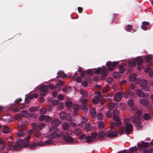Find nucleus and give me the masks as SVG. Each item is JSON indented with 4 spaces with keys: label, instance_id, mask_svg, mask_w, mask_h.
<instances>
[{
    "label": "nucleus",
    "instance_id": "obj_1",
    "mask_svg": "<svg viewBox=\"0 0 153 153\" xmlns=\"http://www.w3.org/2000/svg\"><path fill=\"white\" fill-rule=\"evenodd\" d=\"M60 122L59 120L55 118L53 119L51 122V126L49 128V132L51 133V135L53 138L59 137L57 133L59 131L57 127L60 124Z\"/></svg>",
    "mask_w": 153,
    "mask_h": 153
},
{
    "label": "nucleus",
    "instance_id": "obj_2",
    "mask_svg": "<svg viewBox=\"0 0 153 153\" xmlns=\"http://www.w3.org/2000/svg\"><path fill=\"white\" fill-rule=\"evenodd\" d=\"M119 112L117 110H114L113 112V119L115 121V123L112 122L111 123L110 128L111 129H113L115 127V125L117 126H120L121 125L122 123L120 120V118L118 116Z\"/></svg>",
    "mask_w": 153,
    "mask_h": 153
},
{
    "label": "nucleus",
    "instance_id": "obj_3",
    "mask_svg": "<svg viewBox=\"0 0 153 153\" xmlns=\"http://www.w3.org/2000/svg\"><path fill=\"white\" fill-rule=\"evenodd\" d=\"M40 96L39 97L40 101L42 103L44 102L45 99L43 97L45 96L48 91V86L46 85H42L40 86L39 88Z\"/></svg>",
    "mask_w": 153,
    "mask_h": 153
},
{
    "label": "nucleus",
    "instance_id": "obj_4",
    "mask_svg": "<svg viewBox=\"0 0 153 153\" xmlns=\"http://www.w3.org/2000/svg\"><path fill=\"white\" fill-rule=\"evenodd\" d=\"M129 121V119L127 118L126 119H124V122L125 124V130L126 134L128 135L130 134L131 132L133 130V126L130 123H127Z\"/></svg>",
    "mask_w": 153,
    "mask_h": 153
},
{
    "label": "nucleus",
    "instance_id": "obj_5",
    "mask_svg": "<svg viewBox=\"0 0 153 153\" xmlns=\"http://www.w3.org/2000/svg\"><path fill=\"white\" fill-rule=\"evenodd\" d=\"M139 84L142 87V89L145 91H148L149 90V87L147 86V82L146 80H141Z\"/></svg>",
    "mask_w": 153,
    "mask_h": 153
},
{
    "label": "nucleus",
    "instance_id": "obj_6",
    "mask_svg": "<svg viewBox=\"0 0 153 153\" xmlns=\"http://www.w3.org/2000/svg\"><path fill=\"white\" fill-rule=\"evenodd\" d=\"M130 120L131 122L134 124V126H137V129H140L141 128V126L140 124L138 119H136L135 117L132 116L130 117Z\"/></svg>",
    "mask_w": 153,
    "mask_h": 153
},
{
    "label": "nucleus",
    "instance_id": "obj_7",
    "mask_svg": "<svg viewBox=\"0 0 153 153\" xmlns=\"http://www.w3.org/2000/svg\"><path fill=\"white\" fill-rule=\"evenodd\" d=\"M5 141L2 140L0 141V153H7V147L5 146Z\"/></svg>",
    "mask_w": 153,
    "mask_h": 153
},
{
    "label": "nucleus",
    "instance_id": "obj_8",
    "mask_svg": "<svg viewBox=\"0 0 153 153\" xmlns=\"http://www.w3.org/2000/svg\"><path fill=\"white\" fill-rule=\"evenodd\" d=\"M118 64V62H114L112 63L109 61L107 62L106 66L108 67L109 71H112L114 69L113 68L117 66Z\"/></svg>",
    "mask_w": 153,
    "mask_h": 153
},
{
    "label": "nucleus",
    "instance_id": "obj_9",
    "mask_svg": "<svg viewBox=\"0 0 153 153\" xmlns=\"http://www.w3.org/2000/svg\"><path fill=\"white\" fill-rule=\"evenodd\" d=\"M117 133L116 131H111V130L108 131L106 133V136L108 137H115L117 136Z\"/></svg>",
    "mask_w": 153,
    "mask_h": 153
},
{
    "label": "nucleus",
    "instance_id": "obj_10",
    "mask_svg": "<svg viewBox=\"0 0 153 153\" xmlns=\"http://www.w3.org/2000/svg\"><path fill=\"white\" fill-rule=\"evenodd\" d=\"M44 144L43 142H39L38 143L33 142L30 144L29 147L30 149H36L38 145L41 146H44Z\"/></svg>",
    "mask_w": 153,
    "mask_h": 153
},
{
    "label": "nucleus",
    "instance_id": "obj_11",
    "mask_svg": "<svg viewBox=\"0 0 153 153\" xmlns=\"http://www.w3.org/2000/svg\"><path fill=\"white\" fill-rule=\"evenodd\" d=\"M136 61L138 65V70H141L142 68L141 65L143 63L142 58L141 57H137L136 59Z\"/></svg>",
    "mask_w": 153,
    "mask_h": 153
},
{
    "label": "nucleus",
    "instance_id": "obj_12",
    "mask_svg": "<svg viewBox=\"0 0 153 153\" xmlns=\"http://www.w3.org/2000/svg\"><path fill=\"white\" fill-rule=\"evenodd\" d=\"M149 145V143L148 142H141L137 144V146L140 149H142L148 147Z\"/></svg>",
    "mask_w": 153,
    "mask_h": 153
},
{
    "label": "nucleus",
    "instance_id": "obj_13",
    "mask_svg": "<svg viewBox=\"0 0 153 153\" xmlns=\"http://www.w3.org/2000/svg\"><path fill=\"white\" fill-rule=\"evenodd\" d=\"M137 95L140 97L146 98L147 94H145L144 92L140 89H137L135 91Z\"/></svg>",
    "mask_w": 153,
    "mask_h": 153
},
{
    "label": "nucleus",
    "instance_id": "obj_14",
    "mask_svg": "<svg viewBox=\"0 0 153 153\" xmlns=\"http://www.w3.org/2000/svg\"><path fill=\"white\" fill-rule=\"evenodd\" d=\"M123 97V94L120 92H117L114 96V100L116 101H119L122 99Z\"/></svg>",
    "mask_w": 153,
    "mask_h": 153
},
{
    "label": "nucleus",
    "instance_id": "obj_15",
    "mask_svg": "<svg viewBox=\"0 0 153 153\" xmlns=\"http://www.w3.org/2000/svg\"><path fill=\"white\" fill-rule=\"evenodd\" d=\"M102 74L101 76V79H104L106 78V76L108 73V71L105 67V66L102 67Z\"/></svg>",
    "mask_w": 153,
    "mask_h": 153
},
{
    "label": "nucleus",
    "instance_id": "obj_16",
    "mask_svg": "<svg viewBox=\"0 0 153 153\" xmlns=\"http://www.w3.org/2000/svg\"><path fill=\"white\" fill-rule=\"evenodd\" d=\"M126 65L123 64L119 66V71L121 73L126 72Z\"/></svg>",
    "mask_w": 153,
    "mask_h": 153
},
{
    "label": "nucleus",
    "instance_id": "obj_17",
    "mask_svg": "<svg viewBox=\"0 0 153 153\" xmlns=\"http://www.w3.org/2000/svg\"><path fill=\"white\" fill-rule=\"evenodd\" d=\"M137 74H130L129 76V81L130 82H133L136 79Z\"/></svg>",
    "mask_w": 153,
    "mask_h": 153
},
{
    "label": "nucleus",
    "instance_id": "obj_18",
    "mask_svg": "<svg viewBox=\"0 0 153 153\" xmlns=\"http://www.w3.org/2000/svg\"><path fill=\"white\" fill-rule=\"evenodd\" d=\"M64 139L67 142H71L74 141L73 138L68 136H65L64 137Z\"/></svg>",
    "mask_w": 153,
    "mask_h": 153
},
{
    "label": "nucleus",
    "instance_id": "obj_19",
    "mask_svg": "<svg viewBox=\"0 0 153 153\" xmlns=\"http://www.w3.org/2000/svg\"><path fill=\"white\" fill-rule=\"evenodd\" d=\"M2 132L3 133H8L10 131V129L7 126L4 125L2 128Z\"/></svg>",
    "mask_w": 153,
    "mask_h": 153
},
{
    "label": "nucleus",
    "instance_id": "obj_20",
    "mask_svg": "<svg viewBox=\"0 0 153 153\" xmlns=\"http://www.w3.org/2000/svg\"><path fill=\"white\" fill-rule=\"evenodd\" d=\"M99 97L96 96L92 100V102L94 105L97 104L99 102Z\"/></svg>",
    "mask_w": 153,
    "mask_h": 153
},
{
    "label": "nucleus",
    "instance_id": "obj_21",
    "mask_svg": "<svg viewBox=\"0 0 153 153\" xmlns=\"http://www.w3.org/2000/svg\"><path fill=\"white\" fill-rule=\"evenodd\" d=\"M92 128V127L90 124L87 123L85 125V130L86 131H90Z\"/></svg>",
    "mask_w": 153,
    "mask_h": 153
},
{
    "label": "nucleus",
    "instance_id": "obj_22",
    "mask_svg": "<svg viewBox=\"0 0 153 153\" xmlns=\"http://www.w3.org/2000/svg\"><path fill=\"white\" fill-rule=\"evenodd\" d=\"M127 103L129 107H132L134 106V102L132 99H130L128 100Z\"/></svg>",
    "mask_w": 153,
    "mask_h": 153
},
{
    "label": "nucleus",
    "instance_id": "obj_23",
    "mask_svg": "<svg viewBox=\"0 0 153 153\" xmlns=\"http://www.w3.org/2000/svg\"><path fill=\"white\" fill-rule=\"evenodd\" d=\"M139 102L140 104L143 105H147L149 104L148 101L144 99H140Z\"/></svg>",
    "mask_w": 153,
    "mask_h": 153
},
{
    "label": "nucleus",
    "instance_id": "obj_24",
    "mask_svg": "<svg viewBox=\"0 0 153 153\" xmlns=\"http://www.w3.org/2000/svg\"><path fill=\"white\" fill-rule=\"evenodd\" d=\"M14 149V150L17 151H19L21 150L22 148V147L19 144H15L14 146H13Z\"/></svg>",
    "mask_w": 153,
    "mask_h": 153
},
{
    "label": "nucleus",
    "instance_id": "obj_25",
    "mask_svg": "<svg viewBox=\"0 0 153 153\" xmlns=\"http://www.w3.org/2000/svg\"><path fill=\"white\" fill-rule=\"evenodd\" d=\"M137 115L138 116V117H135L136 119H138L139 120H140V117L141 115H142L143 111V110L142 109H140L138 110L137 111Z\"/></svg>",
    "mask_w": 153,
    "mask_h": 153
},
{
    "label": "nucleus",
    "instance_id": "obj_26",
    "mask_svg": "<svg viewBox=\"0 0 153 153\" xmlns=\"http://www.w3.org/2000/svg\"><path fill=\"white\" fill-rule=\"evenodd\" d=\"M31 127L33 129L36 131H38V126L36 123H33L31 124Z\"/></svg>",
    "mask_w": 153,
    "mask_h": 153
},
{
    "label": "nucleus",
    "instance_id": "obj_27",
    "mask_svg": "<svg viewBox=\"0 0 153 153\" xmlns=\"http://www.w3.org/2000/svg\"><path fill=\"white\" fill-rule=\"evenodd\" d=\"M151 118V115L149 114L145 113L143 115V118L145 120H148Z\"/></svg>",
    "mask_w": 153,
    "mask_h": 153
},
{
    "label": "nucleus",
    "instance_id": "obj_28",
    "mask_svg": "<svg viewBox=\"0 0 153 153\" xmlns=\"http://www.w3.org/2000/svg\"><path fill=\"white\" fill-rule=\"evenodd\" d=\"M81 95L84 97H88V95L87 92L84 90L81 89L80 90Z\"/></svg>",
    "mask_w": 153,
    "mask_h": 153
},
{
    "label": "nucleus",
    "instance_id": "obj_29",
    "mask_svg": "<svg viewBox=\"0 0 153 153\" xmlns=\"http://www.w3.org/2000/svg\"><path fill=\"white\" fill-rule=\"evenodd\" d=\"M90 114L93 117H94L96 114V112L95 108H93L91 109L90 111Z\"/></svg>",
    "mask_w": 153,
    "mask_h": 153
},
{
    "label": "nucleus",
    "instance_id": "obj_30",
    "mask_svg": "<svg viewBox=\"0 0 153 153\" xmlns=\"http://www.w3.org/2000/svg\"><path fill=\"white\" fill-rule=\"evenodd\" d=\"M59 116L61 119L63 120L66 117L67 115L65 111H63L60 113Z\"/></svg>",
    "mask_w": 153,
    "mask_h": 153
},
{
    "label": "nucleus",
    "instance_id": "obj_31",
    "mask_svg": "<svg viewBox=\"0 0 153 153\" xmlns=\"http://www.w3.org/2000/svg\"><path fill=\"white\" fill-rule=\"evenodd\" d=\"M131 92L129 90H126L124 94L123 97L125 98H128L129 96L131 94Z\"/></svg>",
    "mask_w": 153,
    "mask_h": 153
},
{
    "label": "nucleus",
    "instance_id": "obj_32",
    "mask_svg": "<svg viewBox=\"0 0 153 153\" xmlns=\"http://www.w3.org/2000/svg\"><path fill=\"white\" fill-rule=\"evenodd\" d=\"M65 105L67 108H70L73 105V103L71 101H67L65 103Z\"/></svg>",
    "mask_w": 153,
    "mask_h": 153
},
{
    "label": "nucleus",
    "instance_id": "obj_33",
    "mask_svg": "<svg viewBox=\"0 0 153 153\" xmlns=\"http://www.w3.org/2000/svg\"><path fill=\"white\" fill-rule=\"evenodd\" d=\"M73 108L75 111H76L79 110L80 107L78 104H75L73 105Z\"/></svg>",
    "mask_w": 153,
    "mask_h": 153
},
{
    "label": "nucleus",
    "instance_id": "obj_34",
    "mask_svg": "<svg viewBox=\"0 0 153 153\" xmlns=\"http://www.w3.org/2000/svg\"><path fill=\"white\" fill-rule=\"evenodd\" d=\"M97 134L99 137L100 138H103L105 135V132L103 131H102L99 132Z\"/></svg>",
    "mask_w": 153,
    "mask_h": 153
},
{
    "label": "nucleus",
    "instance_id": "obj_35",
    "mask_svg": "<svg viewBox=\"0 0 153 153\" xmlns=\"http://www.w3.org/2000/svg\"><path fill=\"white\" fill-rule=\"evenodd\" d=\"M39 109V107H30L29 109L30 111L31 112H33L35 111H38Z\"/></svg>",
    "mask_w": 153,
    "mask_h": 153
},
{
    "label": "nucleus",
    "instance_id": "obj_36",
    "mask_svg": "<svg viewBox=\"0 0 153 153\" xmlns=\"http://www.w3.org/2000/svg\"><path fill=\"white\" fill-rule=\"evenodd\" d=\"M46 125L45 123H42L38 126V131L41 130L44 128Z\"/></svg>",
    "mask_w": 153,
    "mask_h": 153
},
{
    "label": "nucleus",
    "instance_id": "obj_37",
    "mask_svg": "<svg viewBox=\"0 0 153 153\" xmlns=\"http://www.w3.org/2000/svg\"><path fill=\"white\" fill-rule=\"evenodd\" d=\"M138 150V149L136 146L134 147H132L129 150H127V151L129 152V153H133L135 152V151L137 150Z\"/></svg>",
    "mask_w": 153,
    "mask_h": 153
},
{
    "label": "nucleus",
    "instance_id": "obj_38",
    "mask_svg": "<svg viewBox=\"0 0 153 153\" xmlns=\"http://www.w3.org/2000/svg\"><path fill=\"white\" fill-rule=\"evenodd\" d=\"M45 120L46 122L48 123L49 122L52 120V117L48 115H46L45 116Z\"/></svg>",
    "mask_w": 153,
    "mask_h": 153
},
{
    "label": "nucleus",
    "instance_id": "obj_39",
    "mask_svg": "<svg viewBox=\"0 0 153 153\" xmlns=\"http://www.w3.org/2000/svg\"><path fill=\"white\" fill-rule=\"evenodd\" d=\"M61 88L60 86L59 85L56 84L55 85L54 90L56 91H58L61 90Z\"/></svg>",
    "mask_w": 153,
    "mask_h": 153
},
{
    "label": "nucleus",
    "instance_id": "obj_40",
    "mask_svg": "<svg viewBox=\"0 0 153 153\" xmlns=\"http://www.w3.org/2000/svg\"><path fill=\"white\" fill-rule=\"evenodd\" d=\"M69 125L68 123H65L63 125V128L65 130H66L69 128Z\"/></svg>",
    "mask_w": 153,
    "mask_h": 153
},
{
    "label": "nucleus",
    "instance_id": "obj_41",
    "mask_svg": "<svg viewBox=\"0 0 153 153\" xmlns=\"http://www.w3.org/2000/svg\"><path fill=\"white\" fill-rule=\"evenodd\" d=\"M27 111L25 110H23L21 112V115L23 117H27Z\"/></svg>",
    "mask_w": 153,
    "mask_h": 153
},
{
    "label": "nucleus",
    "instance_id": "obj_42",
    "mask_svg": "<svg viewBox=\"0 0 153 153\" xmlns=\"http://www.w3.org/2000/svg\"><path fill=\"white\" fill-rule=\"evenodd\" d=\"M86 141L88 143H90L93 142V139L91 136H88L86 138Z\"/></svg>",
    "mask_w": 153,
    "mask_h": 153
},
{
    "label": "nucleus",
    "instance_id": "obj_43",
    "mask_svg": "<svg viewBox=\"0 0 153 153\" xmlns=\"http://www.w3.org/2000/svg\"><path fill=\"white\" fill-rule=\"evenodd\" d=\"M98 126L100 128H103L104 127V123L102 121L99 122L98 124Z\"/></svg>",
    "mask_w": 153,
    "mask_h": 153
},
{
    "label": "nucleus",
    "instance_id": "obj_44",
    "mask_svg": "<svg viewBox=\"0 0 153 153\" xmlns=\"http://www.w3.org/2000/svg\"><path fill=\"white\" fill-rule=\"evenodd\" d=\"M106 115L107 117L110 118L111 117L112 114L111 111L110 110H108L106 112Z\"/></svg>",
    "mask_w": 153,
    "mask_h": 153
},
{
    "label": "nucleus",
    "instance_id": "obj_45",
    "mask_svg": "<svg viewBox=\"0 0 153 153\" xmlns=\"http://www.w3.org/2000/svg\"><path fill=\"white\" fill-rule=\"evenodd\" d=\"M119 74H120L118 72H116L113 73V76L115 78H119L120 76V75Z\"/></svg>",
    "mask_w": 153,
    "mask_h": 153
},
{
    "label": "nucleus",
    "instance_id": "obj_46",
    "mask_svg": "<svg viewBox=\"0 0 153 153\" xmlns=\"http://www.w3.org/2000/svg\"><path fill=\"white\" fill-rule=\"evenodd\" d=\"M115 105L114 103H111L108 105V107L109 109L112 110L115 107Z\"/></svg>",
    "mask_w": 153,
    "mask_h": 153
},
{
    "label": "nucleus",
    "instance_id": "obj_47",
    "mask_svg": "<svg viewBox=\"0 0 153 153\" xmlns=\"http://www.w3.org/2000/svg\"><path fill=\"white\" fill-rule=\"evenodd\" d=\"M132 25H128L126 28V30L127 31H130L132 30Z\"/></svg>",
    "mask_w": 153,
    "mask_h": 153
},
{
    "label": "nucleus",
    "instance_id": "obj_48",
    "mask_svg": "<svg viewBox=\"0 0 153 153\" xmlns=\"http://www.w3.org/2000/svg\"><path fill=\"white\" fill-rule=\"evenodd\" d=\"M60 101L57 100H54L52 102V104L53 105H58L59 104V103Z\"/></svg>",
    "mask_w": 153,
    "mask_h": 153
},
{
    "label": "nucleus",
    "instance_id": "obj_49",
    "mask_svg": "<svg viewBox=\"0 0 153 153\" xmlns=\"http://www.w3.org/2000/svg\"><path fill=\"white\" fill-rule=\"evenodd\" d=\"M25 142V141L24 140L21 139H18L16 141L17 144L21 145Z\"/></svg>",
    "mask_w": 153,
    "mask_h": 153
},
{
    "label": "nucleus",
    "instance_id": "obj_50",
    "mask_svg": "<svg viewBox=\"0 0 153 153\" xmlns=\"http://www.w3.org/2000/svg\"><path fill=\"white\" fill-rule=\"evenodd\" d=\"M109 88V85H106L105 87L103 89H102V93L104 94L107 91H108Z\"/></svg>",
    "mask_w": 153,
    "mask_h": 153
},
{
    "label": "nucleus",
    "instance_id": "obj_51",
    "mask_svg": "<svg viewBox=\"0 0 153 153\" xmlns=\"http://www.w3.org/2000/svg\"><path fill=\"white\" fill-rule=\"evenodd\" d=\"M19 130V131L17 133L18 136L19 137L22 136L24 133L22 129Z\"/></svg>",
    "mask_w": 153,
    "mask_h": 153
},
{
    "label": "nucleus",
    "instance_id": "obj_52",
    "mask_svg": "<svg viewBox=\"0 0 153 153\" xmlns=\"http://www.w3.org/2000/svg\"><path fill=\"white\" fill-rule=\"evenodd\" d=\"M135 62L133 61H131L129 62L128 65L130 67H133L135 66Z\"/></svg>",
    "mask_w": 153,
    "mask_h": 153
},
{
    "label": "nucleus",
    "instance_id": "obj_53",
    "mask_svg": "<svg viewBox=\"0 0 153 153\" xmlns=\"http://www.w3.org/2000/svg\"><path fill=\"white\" fill-rule=\"evenodd\" d=\"M88 102V100L86 98L84 99L83 100L82 102V105L87 106Z\"/></svg>",
    "mask_w": 153,
    "mask_h": 153
},
{
    "label": "nucleus",
    "instance_id": "obj_54",
    "mask_svg": "<svg viewBox=\"0 0 153 153\" xmlns=\"http://www.w3.org/2000/svg\"><path fill=\"white\" fill-rule=\"evenodd\" d=\"M36 114L34 113H29L27 114V117H36Z\"/></svg>",
    "mask_w": 153,
    "mask_h": 153
},
{
    "label": "nucleus",
    "instance_id": "obj_55",
    "mask_svg": "<svg viewBox=\"0 0 153 153\" xmlns=\"http://www.w3.org/2000/svg\"><path fill=\"white\" fill-rule=\"evenodd\" d=\"M81 132V129L79 128L76 129L74 131V133L77 135L80 134Z\"/></svg>",
    "mask_w": 153,
    "mask_h": 153
},
{
    "label": "nucleus",
    "instance_id": "obj_56",
    "mask_svg": "<svg viewBox=\"0 0 153 153\" xmlns=\"http://www.w3.org/2000/svg\"><path fill=\"white\" fill-rule=\"evenodd\" d=\"M146 59L147 62H149L152 60V58L150 55H148L146 57Z\"/></svg>",
    "mask_w": 153,
    "mask_h": 153
},
{
    "label": "nucleus",
    "instance_id": "obj_57",
    "mask_svg": "<svg viewBox=\"0 0 153 153\" xmlns=\"http://www.w3.org/2000/svg\"><path fill=\"white\" fill-rule=\"evenodd\" d=\"M59 109H62L63 108L64 106V104L63 103L59 101V104L58 105Z\"/></svg>",
    "mask_w": 153,
    "mask_h": 153
},
{
    "label": "nucleus",
    "instance_id": "obj_58",
    "mask_svg": "<svg viewBox=\"0 0 153 153\" xmlns=\"http://www.w3.org/2000/svg\"><path fill=\"white\" fill-rule=\"evenodd\" d=\"M44 143L46 145H49L52 143V141L51 140L49 139L45 141Z\"/></svg>",
    "mask_w": 153,
    "mask_h": 153
},
{
    "label": "nucleus",
    "instance_id": "obj_59",
    "mask_svg": "<svg viewBox=\"0 0 153 153\" xmlns=\"http://www.w3.org/2000/svg\"><path fill=\"white\" fill-rule=\"evenodd\" d=\"M101 71V68H98L97 69L95 70V73L97 74H100Z\"/></svg>",
    "mask_w": 153,
    "mask_h": 153
},
{
    "label": "nucleus",
    "instance_id": "obj_60",
    "mask_svg": "<svg viewBox=\"0 0 153 153\" xmlns=\"http://www.w3.org/2000/svg\"><path fill=\"white\" fill-rule=\"evenodd\" d=\"M21 115L20 114H16L15 116L16 119L19 121L21 119Z\"/></svg>",
    "mask_w": 153,
    "mask_h": 153
},
{
    "label": "nucleus",
    "instance_id": "obj_61",
    "mask_svg": "<svg viewBox=\"0 0 153 153\" xmlns=\"http://www.w3.org/2000/svg\"><path fill=\"white\" fill-rule=\"evenodd\" d=\"M87 73L88 75H92L93 74V71L91 69H89L87 71Z\"/></svg>",
    "mask_w": 153,
    "mask_h": 153
},
{
    "label": "nucleus",
    "instance_id": "obj_62",
    "mask_svg": "<svg viewBox=\"0 0 153 153\" xmlns=\"http://www.w3.org/2000/svg\"><path fill=\"white\" fill-rule=\"evenodd\" d=\"M86 136L85 134H83L81 135L80 137V140H85L86 139Z\"/></svg>",
    "mask_w": 153,
    "mask_h": 153
},
{
    "label": "nucleus",
    "instance_id": "obj_63",
    "mask_svg": "<svg viewBox=\"0 0 153 153\" xmlns=\"http://www.w3.org/2000/svg\"><path fill=\"white\" fill-rule=\"evenodd\" d=\"M86 71H83L81 73V76L82 77H84L86 76Z\"/></svg>",
    "mask_w": 153,
    "mask_h": 153
},
{
    "label": "nucleus",
    "instance_id": "obj_64",
    "mask_svg": "<svg viewBox=\"0 0 153 153\" xmlns=\"http://www.w3.org/2000/svg\"><path fill=\"white\" fill-rule=\"evenodd\" d=\"M57 98L59 100H62L64 99V96L61 94H59L57 96Z\"/></svg>",
    "mask_w": 153,
    "mask_h": 153
}]
</instances>
